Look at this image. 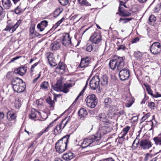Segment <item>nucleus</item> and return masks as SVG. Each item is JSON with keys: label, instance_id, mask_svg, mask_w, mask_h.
Listing matches in <instances>:
<instances>
[{"label": "nucleus", "instance_id": "obj_24", "mask_svg": "<svg viewBox=\"0 0 161 161\" xmlns=\"http://www.w3.org/2000/svg\"><path fill=\"white\" fill-rule=\"evenodd\" d=\"M63 83V79L62 78L58 80L56 84L54 86V90L57 92L59 91L61 89Z\"/></svg>", "mask_w": 161, "mask_h": 161}, {"label": "nucleus", "instance_id": "obj_45", "mask_svg": "<svg viewBox=\"0 0 161 161\" xmlns=\"http://www.w3.org/2000/svg\"><path fill=\"white\" fill-rule=\"evenodd\" d=\"M130 129V127L129 126H126L123 129L122 132L123 133V134L121 137V138H124V136L128 133Z\"/></svg>", "mask_w": 161, "mask_h": 161}, {"label": "nucleus", "instance_id": "obj_25", "mask_svg": "<svg viewBox=\"0 0 161 161\" xmlns=\"http://www.w3.org/2000/svg\"><path fill=\"white\" fill-rule=\"evenodd\" d=\"M75 157V155L74 153L69 152L64 153L62 156V158L64 160L69 161L73 159Z\"/></svg>", "mask_w": 161, "mask_h": 161}, {"label": "nucleus", "instance_id": "obj_18", "mask_svg": "<svg viewBox=\"0 0 161 161\" xmlns=\"http://www.w3.org/2000/svg\"><path fill=\"white\" fill-rule=\"evenodd\" d=\"M27 70V66L25 64L24 66L15 68L14 69V72L16 75H19L23 76L26 73Z\"/></svg>", "mask_w": 161, "mask_h": 161}, {"label": "nucleus", "instance_id": "obj_60", "mask_svg": "<svg viewBox=\"0 0 161 161\" xmlns=\"http://www.w3.org/2000/svg\"><path fill=\"white\" fill-rule=\"evenodd\" d=\"M37 142H31L30 146L29 147L28 149L31 148H33L36 147V146Z\"/></svg>", "mask_w": 161, "mask_h": 161}, {"label": "nucleus", "instance_id": "obj_62", "mask_svg": "<svg viewBox=\"0 0 161 161\" xmlns=\"http://www.w3.org/2000/svg\"><path fill=\"white\" fill-rule=\"evenodd\" d=\"M140 40L139 38L138 37H136L134 38L131 41L132 43H136L139 41Z\"/></svg>", "mask_w": 161, "mask_h": 161}, {"label": "nucleus", "instance_id": "obj_22", "mask_svg": "<svg viewBox=\"0 0 161 161\" xmlns=\"http://www.w3.org/2000/svg\"><path fill=\"white\" fill-rule=\"evenodd\" d=\"M17 114L13 111H8L7 114V118L8 120L9 121H15L17 118Z\"/></svg>", "mask_w": 161, "mask_h": 161}, {"label": "nucleus", "instance_id": "obj_52", "mask_svg": "<svg viewBox=\"0 0 161 161\" xmlns=\"http://www.w3.org/2000/svg\"><path fill=\"white\" fill-rule=\"evenodd\" d=\"M22 12L21 8L19 6H18L14 9V12L16 14H19Z\"/></svg>", "mask_w": 161, "mask_h": 161}, {"label": "nucleus", "instance_id": "obj_20", "mask_svg": "<svg viewBox=\"0 0 161 161\" xmlns=\"http://www.w3.org/2000/svg\"><path fill=\"white\" fill-rule=\"evenodd\" d=\"M48 21L46 20H42L37 24V28L40 32H42L48 26Z\"/></svg>", "mask_w": 161, "mask_h": 161}, {"label": "nucleus", "instance_id": "obj_7", "mask_svg": "<svg viewBox=\"0 0 161 161\" xmlns=\"http://www.w3.org/2000/svg\"><path fill=\"white\" fill-rule=\"evenodd\" d=\"M100 78L98 75L96 74L91 80L89 86L92 90H95L99 86Z\"/></svg>", "mask_w": 161, "mask_h": 161}, {"label": "nucleus", "instance_id": "obj_63", "mask_svg": "<svg viewBox=\"0 0 161 161\" xmlns=\"http://www.w3.org/2000/svg\"><path fill=\"white\" fill-rule=\"evenodd\" d=\"M151 158V155L149 153H147L145 156L144 160L145 161H147L149 159V158Z\"/></svg>", "mask_w": 161, "mask_h": 161}, {"label": "nucleus", "instance_id": "obj_12", "mask_svg": "<svg viewBox=\"0 0 161 161\" xmlns=\"http://www.w3.org/2000/svg\"><path fill=\"white\" fill-rule=\"evenodd\" d=\"M150 49L151 53L154 55L160 53L161 52L160 43L158 42H153L151 46Z\"/></svg>", "mask_w": 161, "mask_h": 161}, {"label": "nucleus", "instance_id": "obj_39", "mask_svg": "<svg viewBox=\"0 0 161 161\" xmlns=\"http://www.w3.org/2000/svg\"><path fill=\"white\" fill-rule=\"evenodd\" d=\"M49 86V85L48 82L45 81L42 82L40 86V89L45 90H47Z\"/></svg>", "mask_w": 161, "mask_h": 161}, {"label": "nucleus", "instance_id": "obj_35", "mask_svg": "<svg viewBox=\"0 0 161 161\" xmlns=\"http://www.w3.org/2000/svg\"><path fill=\"white\" fill-rule=\"evenodd\" d=\"M77 1L80 6L87 7L91 5L87 0H77Z\"/></svg>", "mask_w": 161, "mask_h": 161}, {"label": "nucleus", "instance_id": "obj_19", "mask_svg": "<svg viewBox=\"0 0 161 161\" xmlns=\"http://www.w3.org/2000/svg\"><path fill=\"white\" fill-rule=\"evenodd\" d=\"M56 119L54 120L52 123H51L49 125H48L46 127L44 128L42 130H41L39 133H38L35 136V138L37 139L40 137L43 134L46 133L47 132L50 130V128L52 127L53 126V123Z\"/></svg>", "mask_w": 161, "mask_h": 161}, {"label": "nucleus", "instance_id": "obj_57", "mask_svg": "<svg viewBox=\"0 0 161 161\" xmlns=\"http://www.w3.org/2000/svg\"><path fill=\"white\" fill-rule=\"evenodd\" d=\"M148 106L151 109H154L155 107V104L153 102H150L148 104Z\"/></svg>", "mask_w": 161, "mask_h": 161}, {"label": "nucleus", "instance_id": "obj_9", "mask_svg": "<svg viewBox=\"0 0 161 161\" xmlns=\"http://www.w3.org/2000/svg\"><path fill=\"white\" fill-rule=\"evenodd\" d=\"M91 63V58L90 57L86 56L81 58L80 62L78 65V67L84 70L88 67Z\"/></svg>", "mask_w": 161, "mask_h": 161}, {"label": "nucleus", "instance_id": "obj_32", "mask_svg": "<svg viewBox=\"0 0 161 161\" xmlns=\"http://www.w3.org/2000/svg\"><path fill=\"white\" fill-rule=\"evenodd\" d=\"M140 147L144 149H148L152 146L151 142H140Z\"/></svg>", "mask_w": 161, "mask_h": 161}, {"label": "nucleus", "instance_id": "obj_15", "mask_svg": "<svg viewBox=\"0 0 161 161\" xmlns=\"http://www.w3.org/2000/svg\"><path fill=\"white\" fill-rule=\"evenodd\" d=\"M71 38L70 37L69 33H64L62 34L61 37V41L64 46L69 45L71 43Z\"/></svg>", "mask_w": 161, "mask_h": 161}, {"label": "nucleus", "instance_id": "obj_54", "mask_svg": "<svg viewBox=\"0 0 161 161\" xmlns=\"http://www.w3.org/2000/svg\"><path fill=\"white\" fill-rule=\"evenodd\" d=\"M150 115V113H148L144 115L141 119L142 122H143L147 119Z\"/></svg>", "mask_w": 161, "mask_h": 161}, {"label": "nucleus", "instance_id": "obj_26", "mask_svg": "<svg viewBox=\"0 0 161 161\" xmlns=\"http://www.w3.org/2000/svg\"><path fill=\"white\" fill-rule=\"evenodd\" d=\"M37 114L39 116H41V113L39 112L35 108L32 109L31 113L29 115V118L31 119L35 120Z\"/></svg>", "mask_w": 161, "mask_h": 161}, {"label": "nucleus", "instance_id": "obj_41", "mask_svg": "<svg viewBox=\"0 0 161 161\" xmlns=\"http://www.w3.org/2000/svg\"><path fill=\"white\" fill-rule=\"evenodd\" d=\"M134 18L133 17H131L130 18H120L119 20V22H122V23L123 24L127 23L129 22L130 21L133 19Z\"/></svg>", "mask_w": 161, "mask_h": 161}, {"label": "nucleus", "instance_id": "obj_14", "mask_svg": "<svg viewBox=\"0 0 161 161\" xmlns=\"http://www.w3.org/2000/svg\"><path fill=\"white\" fill-rule=\"evenodd\" d=\"M45 56L48 60L50 65L52 67H55L57 65V62L55 58L54 54L51 52H47L45 54Z\"/></svg>", "mask_w": 161, "mask_h": 161}, {"label": "nucleus", "instance_id": "obj_42", "mask_svg": "<svg viewBox=\"0 0 161 161\" xmlns=\"http://www.w3.org/2000/svg\"><path fill=\"white\" fill-rule=\"evenodd\" d=\"M156 20V17L153 14H151L149 17L148 21L150 25H154Z\"/></svg>", "mask_w": 161, "mask_h": 161}, {"label": "nucleus", "instance_id": "obj_56", "mask_svg": "<svg viewBox=\"0 0 161 161\" xmlns=\"http://www.w3.org/2000/svg\"><path fill=\"white\" fill-rule=\"evenodd\" d=\"M41 116H40L42 119V120H45L47 117L48 115L45 113L43 112L41 113Z\"/></svg>", "mask_w": 161, "mask_h": 161}, {"label": "nucleus", "instance_id": "obj_38", "mask_svg": "<svg viewBox=\"0 0 161 161\" xmlns=\"http://www.w3.org/2000/svg\"><path fill=\"white\" fill-rule=\"evenodd\" d=\"M81 17L79 14H76L72 16L70 19V20L74 23H75L79 21L81 19Z\"/></svg>", "mask_w": 161, "mask_h": 161}, {"label": "nucleus", "instance_id": "obj_10", "mask_svg": "<svg viewBox=\"0 0 161 161\" xmlns=\"http://www.w3.org/2000/svg\"><path fill=\"white\" fill-rule=\"evenodd\" d=\"M65 120L66 118L64 119L59 125L55 127L54 130V134L57 135L60 133L62 130L68 124L70 121L69 119L65 122Z\"/></svg>", "mask_w": 161, "mask_h": 161}, {"label": "nucleus", "instance_id": "obj_5", "mask_svg": "<svg viewBox=\"0 0 161 161\" xmlns=\"http://www.w3.org/2000/svg\"><path fill=\"white\" fill-rule=\"evenodd\" d=\"M86 106L89 108H93L95 107L98 103V99L94 94L88 95L85 98Z\"/></svg>", "mask_w": 161, "mask_h": 161}, {"label": "nucleus", "instance_id": "obj_51", "mask_svg": "<svg viewBox=\"0 0 161 161\" xmlns=\"http://www.w3.org/2000/svg\"><path fill=\"white\" fill-rule=\"evenodd\" d=\"M62 6H65L68 5L69 3V0H58Z\"/></svg>", "mask_w": 161, "mask_h": 161}, {"label": "nucleus", "instance_id": "obj_23", "mask_svg": "<svg viewBox=\"0 0 161 161\" xmlns=\"http://www.w3.org/2000/svg\"><path fill=\"white\" fill-rule=\"evenodd\" d=\"M72 87V85L70 83H64L61 87V89L59 92H63L64 93H67L69 91V89Z\"/></svg>", "mask_w": 161, "mask_h": 161}, {"label": "nucleus", "instance_id": "obj_36", "mask_svg": "<svg viewBox=\"0 0 161 161\" xmlns=\"http://www.w3.org/2000/svg\"><path fill=\"white\" fill-rule=\"evenodd\" d=\"M67 19L63 17L60 20L57 22L53 26L51 29V30H55L59 25L62 23L66 20Z\"/></svg>", "mask_w": 161, "mask_h": 161}, {"label": "nucleus", "instance_id": "obj_55", "mask_svg": "<svg viewBox=\"0 0 161 161\" xmlns=\"http://www.w3.org/2000/svg\"><path fill=\"white\" fill-rule=\"evenodd\" d=\"M15 107L16 109H19L21 106L20 102L19 101H16L14 103Z\"/></svg>", "mask_w": 161, "mask_h": 161}, {"label": "nucleus", "instance_id": "obj_33", "mask_svg": "<svg viewBox=\"0 0 161 161\" xmlns=\"http://www.w3.org/2000/svg\"><path fill=\"white\" fill-rule=\"evenodd\" d=\"M87 114V110L84 108H80L78 112V115L80 118L86 117Z\"/></svg>", "mask_w": 161, "mask_h": 161}, {"label": "nucleus", "instance_id": "obj_50", "mask_svg": "<svg viewBox=\"0 0 161 161\" xmlns=\"http://www.w3.org/2000/svg\"><path fill=\"white\" fill-rule=\"evenodd\" d=\"M140 142H133L132 146V148L133 149H135L140 146Z\"/></svg>", "mask_w": 161, "mask_h": 161}, {"label": "nucleus", "instance_id": "obj_21", "mask_svg": "<svg viewBox=\"0 0 161 161\" xmlns=\"http://www.w3.org/2000/svg\"><path fill=\"white\" fill-rule=\"evenodd\" d=\"M66 67V65L64 62H60L56 68L57 69L59 70L60 74H63L65 73Z\"/></svg>", "mask_w": 161, "mask_h": 161}, {"label": "nucleus", "instance_id": "obj_28", "mask_svg": "<svg viewBox=\"0 0 161 161\" xmlns=\"http://www.w3.org/2000/svg\"><path fill=\"white\" fill-rule=\"evenodd\" d=\"M96 142H83L80 143V146L82 148H86L87 147H92L96 144Z\"/></svg>", "mask_w": 161, "mask_h": 161}, {"label": "nucleus", "instance_id": "obj_30", "mask_svg": "<svg viewBox=\"0 0 161 161\" xmlns=\"http://www.w3.org/2000/svg\"><path fill=\"white\" fill-rule=\"evenodd\" d=\"M46 103L49 105V107L51 109L53 110L54 108L55 102L52 100V98L50 96H49L46 98Z\"/></svg>", "mask_w": 161, "mask_h": 161}, {"label": "nucleus", "instance_id": "obj_46", "mask_svg": "<svg viewBox=\"0 0 161 161\" xmlns=\"http://www.w3.org/2000/svg\"><path fill=\"white\" fill-rule=\"evenodd\" d=\"M134 56L136 59L140 60L142 58V54L139 51L135 52L134 53Z\"/></svg>", "mask_w": 161, "mask_h": 161}, {"label": "nucleus", "instance_id": "obj_6", "mask_svg": "<svg viewBox=\"0 0 161 161\" xmlns=\"http://www.w3.org/2000/svg\"><path fill=\"white\" fill-rule=\"evenodd\" d=\"M22 22V20L19 19L13 25V23L10 21H8L7 22V24L6 28L4 29L5 31H8L10 33H12L15 31L16 29L19 27Z\"/></svg>", "mask_w": 161, "mask_h": 161}, {"label": "nucleus", "instance_id": "obj_4", "mask_svg": "<svg viewBox=\"0 0 161 161\" xmlns=\"http://www.w3.org/2000/svg\"><path fill=\"white\" fill-rule=\"evenodd\" d=\"M119 5L118 9V12L116 13V14H118L122 17L126 18L130 16L131 14L126 10L124 8H127V7L125 5L126 1L123 2L119 1Z\"/></svg>", "mask_w": 161, "mask_h": 161}, {"label": "nucleus", "instance_id": "obj_3", "mask_svg": "<svg viewBox=\"0 0 161 161\" xmlns=\"http://www.w3.org/2000/svg\"><path fill=\"white\" fill-rule=\"evenodd\" d=\"M125 59L124 57H117L113 59H111L109 63V67L113 70L116 68L117 70H120L123 68Z\"/></svg>", "mask_w": 161, "mask_h": 161}, {"label": "nucleus", "instance_id": "obj_17", "mask_svg": "<svg viewBox=\"0 0 161 161\" xmlns=\"http://www.w3.org/2000/svg\"><path fill=\"white\" fill-rule=\"evenodd\" d=\"M35 24H32L30 25L29 29V36L30 39H33L40 35V34L35 30Z\"/></svg>", "mask_w": 161, "mask_h": 161}, {"label": "nucleus", "instance_id": "obj_43", "mask_svg": "<svg viewBox=\"0 0 161 161\" xmlns=\"http://www.w3.org/2000/svg\"><path fill=\"white\" fill-rule=\"evenodd\" d=\"M6 14L5 9L0 6V20H2Z\"/></svg>", "mask_w": 161, "mask_h": 161}, {"label": "nucleus", "instance_id": "obj_53", "mask_svg": "<svg viewBox=\"0 0 161 161\" xmlns=\"http://www.w3.org/2000/svg\"><path fill=\"white\" fill-rule=\"evenodd\" d=\"M117 45H118V42L117 43ZM118 47L117 48V50H122V51H124L126 48V46L124 45H117Z\"/></svg>", "mask_w": 161, "mask_h": 161}, {"label": "nucleus", "instance_id": "obj_64", "mask_svg": "<svg viewBox=\"0 0 161 161\" xmlns=\"http://www.w3.org/2000/svg\"><path fill=\"white\" fill-rule=\"evenodd\" d=\"M134 103V101L133 100L131 101L129 103H126L125 105V106L127 107H130L132 106V104L133 103Z\"/></svg>", "mask_w": 161, "mask_h": 161}, {"label": "nucleus", "instance_id": "obj_40", "mask_svg": "<svg viewBox=\"0 0 161 161\" xmlns=\"http://www.w3.org/2000/svg\"><path fill=\"white\" fill-rule=\"evenodd\" d=\"M112 102V99L109 97L106 98L104 99V103L106 107H110Z\"/></svg>", "mask_w": 161, "mask_h": 161}, {"label": "nucleus", "instance_id": "obj_61", "mask_svg": "<svg viewBox=\"0 0 161 161\" xmlns=\"http://www.w3.org/2000/svg\"><path fill=\"white\" fill-rule=\"evenodd\" d=\"M154 141H161V133L153 138Z\"/></svg>", "mask_w": 161, "mask_h": 161}, {"label": "nucleus", "instance_id": "obj_34", "mask_svg": "<svg viewBox=\"0 0 161 161\" xmlns=\"http://www.w3.org/2000/svg\"><path fill=\"white\" fill-rule=\"evenodd\" d=\"M50 46L51 49L52 50H56L60 48V44L58 42L55 41L51 44Z\"/></svg>", "mask_w": 161, "mask_h": 161}, {"label": "nucleus", "instance_id": "obj_27", "mask_svg": "<svg viewBox=\"0 0 161 161\" xmlns=\"http://www.w3.org/2000/svg\"><path fill=\"white\" fill-rule=\"evenodd\" d=\"M86 50L88 52H90L92 50L96 52L99 46H95L92 43L91 44L87 43L86 45Z\"/></svg>", "mask_w": 161, "mask_h": 161}, {"label": "nucleus", "instance_id": "obj_44", "mask_svg": "<svg viewBox=\"0 0 161 161\" xmlns=\"http://www.w3.org/2000/svg\"><path fill=\"white\" fill-rule=\"evenodd\" d=\"M149 122L151 126V127L150 129L149 130H153L157 123V122L155 120L154 115L153 116L152 119Z\"/></svg>", "mask_w": 161, "mask_h": 161}, {"label": "nucleus", "instance_id": "obj_8", "mask_svg": "<svg viewBox=\"0 0 161 161\" xmlns=\"http://www.w3.org/2000/svg\"><path fill=\"white\" fill-rule=\"evenodd\" d=\"M69 142H57L55 144V148L57 152L62 153L67 148V144Z\"/></svg>", "mask_w": 161, "mask_h": 161}, {"label": "nucleus", "instance_id": "obj_49", "mask_svg": "<svg viewBox=\"0 0 161 161\" xmlns=\"http://www.w3.org/2000/svg\"><path fill=\"white\" fill-rule=\"evenodd\" d=\"M142 132L141 130H140L139 131H138V134L137 135L136 139L134 140V141H136V140H138V141H140L141 140V141H148L147 139H142V136H140V134Z\"/></svg>", "mask_w": 161, "mask_h": 161}, {"label": "nucleus", "instance_id": "obj_16", "mask_svg": "<svg viewBox=\"0 0 161 161\" xmlns=\"http://www.w3.org/2000/svg\"><path fill=\"white\" fill-rule=\"evenodd\" d=\"M119 73L120 79L124 80L128 79L130 76V71L127 68L121 69Z\"/></svg>", "mask_w": 161, "mask_h": 161}, {"label": "nucleus", "instance_id": "obj_1", "mask_svg": "<svg viewBox=\"0 0 161 161\" xmlns=\"http://www.w3.org/2000/svg\"><path fill=\"white\" fill-rule=\"evenodd\" d=\"M110 124H105L104 125H99V130L97 134L88 137L87 140L91 141H99L102 137L105 134H106L110 131L111 129L109 127Z\"/></svg>", "mask_w": 161, "mask_h": 161}, {"label": "nucleus", "instance_id": "obj_59", "mask_svg": "<svg viewBox=\"0 0 161 161\" xmlns=\"http://www.w3.org/2000/svg\"><path fill=\"white\" fill-rule=\"evenodd\" d=\"M69 137V135H66V136L63 137L62 138L58 140V141H62L63 140H64V141H68Z\"/></svg>", "mask_w": 161, "mask_h": 161}, {"label": "nucleus", "instance_id": "obj_11", "mask_svg": "<svg viewBox=\"0 0 161 161\" xmlns=\"http://www.w3.org/2000/svg\"><path fill=\"white\" fill-rule=\"evenodd\" d=\"M102 40L101 34L97 32H95L90 37L89 41L95 46L98 45Z\"/></svg>", "mask_w": 161, "mask_h": 161}, {"label": "nucleus", "instance_id": "obj_47", "mask_svg": "<svg viewBox=\"0 0 161 161\" xmlns=\"http://www.w3.org/2000/svg\"><path fill=\"white\" fill-rule=\"evenodd\" d=\"M144 85L146 89L148 92V94H150L151 96H153V92L151 89V87L148 84H144Z\"/></svg>", "mask_w": 161, "mask_h": 161}, {"label": "nucleus", "instance_id": "obj_13", "mask_svg": "<svg viewBox=\"0 0 161 161\" xmlns=\"http://www.w3.org/2000/svg\"><path fill=\"white\" fill-rule=\"evenodd\" d=\"M97 120L99 122V125L110 124L109 120L104 113H101L96 117Z\"/></svg>", "mask_w": 161, "mask_h": 161}, {"label": "nucleus", "instance_id": "obj_58", "mask_svg": "<svg viewBox=\"0 0 161 161\" xmlns=\"http://www.w3.org/2000/svg\"><path fill=\"white\" fill-rule=\"evenodd\" d=\"M41 72H40L37 75V76L32 81V83L33 84H35L36 82L38 80L40 77L41 76Z\"/></svg>", "mask_w": 161, "mask_h": 161}, {"label": "nucleus", "instance_id": "obj_31", "mask_svg": "<svg viewBox=\"0 0 161 161\" xmlns=\"http://www.w3.org/2000/svg\"><path fill=\"white\" fill-rule=\"evenodd\" d=\"M108 77L106 75H103L100 78V83L102 85L106 86L107 85L108 83Z\"/></svg>", "mask_w": 161, "mask_h": 161}, {"label": "nucleus", "instance_id": "obj_29", "mask_svg": "<svg viewBox=\"0 0 161 161\" xmlns=\"http://www.w3.org/2000/svg\"><path fill=\"white\" fill-rule=\"evenodd\" d=\"M2 2L5 9H9L12 5L10 0H2Z\"/></svg>", "mask_w": 161, "mask_h": 161}, {"label": "nucleus", "instance_id": "obj_48", "mask_svg": "<svg viewBox=\"0 0 161 161\" xmlns=\"http://www.w3.org/2000/svg\"><path fill=\"white\" fill-rule=\"evenodd\" d=\"M14 73V72H8L6 75V78L8 80L11 79V80L14 78L13 77Z\"/></svg>", "mask_w": 161, "mask_h": 161}, {"label": "nucleus", "instance_id": "obj_37", "mask_svg": "<svg viewBox=\"0 0 161 161\" xmlns=\"http://www.w3.org/2000/svg\"><path fill=\"white\" fill-rule=\"evenodd\" d=\"M63 11V8H56L53 12V16L55 18H57Z\"/></svg>", "mask_w": 161, "mask_h": 161}, {"label": "nucleus", "instance_id": "obj_2", "mask_svg": "<svg viewBox=\"0 0 161 161\" xmlns=\"http://www.w3.org/2000/svg\"><path fill=\"white\" fill-rule=\"evenodd\" d=\"M13 88L14 92L18 93L23 92L26 88V84L23 80L18 77H15L11 81Z\"/></svg>", "mask_w": 161, "mask_h": 161}]
</instances>
